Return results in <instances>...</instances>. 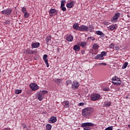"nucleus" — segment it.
<instances>
[{"label":"nucleus","mask_w":130,"mask_h":130,"mask_svg":"<svg viewBox=\"0 0 130 130\" xmlns=\"http://www.w3.org/2000/svg\"><path fill=\"white\" fill-rule=\"evenodd\" d=\"M88 39H91V40H92V41L95 40V39H94V38H93V37H88Z\"/></svg>","instance_id":"obj_48"},{"label":"nucleus","mask_w":130,"mask_h":130,"mask_svg":"<svg viewBox=\"0 0 130 130\" xmlns=\"http://www.w3.org/2000/svg\"><path fill=\"white\" fill-rule=\"evenodd\" d=\"M94 112V109L92 108H86L82 109V115L85 118H90L92 116V113Z\"/></svg>","instance_id":"obj_1"},{"label":"nucleus","mask_w":130,"mask_h":130,"mask_svg":"<svg viewBox=\"0 0 130 130\" xmlns=\"http://www.w3.org/2000/svg\"><path fill=\"white\" fill-rule=\"evenodd\" d=\"M29 87L30 89H32V91H36L39 89V86L36 83H31L29 85Z\"/></svg>","instance_id":"obj_5"},{"label":"nucleus","mask_w":130,"mask_h":130,"mask_svg":"<svg viewBox=\"0 0 130 130\" xmlns=\"http://www.w3.org/2000/svg\"><path fill=\"white\" fill-rule=\"evenodd\" d=\"M67 7L69 9H72V8H73V7H74V2H71L69 3H68L67 4Z\"/></svg>","instance_id":"obj_15"},{"label":"nucleus","mask_w":130,"mask_h":130,"mask_svg":"<svg viewBox=\"0 0 130 130\" xmlns=\"http://www.w3.org/2000/svg\"><path fill=\"white\" fill-rule=\"evenodd\" d=\"M56 120H57L56 117L52 116L49 119L48 123H54V122H56Z\"/></svg>","instance_id":"obj_9"},{"label":"nucleus","mask_w":130,"mask_h":130,"mask_svg":"<svg viewBox=\"0 0 130 130\" xmlns=\"http://www.w3.org/2000/svg\"><path fill=\"white\" fill-rule=\"evenodd\" d=\"M66 84L68 85H71V84H72V81L71 80H67V82H66Z\"/></svg>","instance_id":"obj_35"},{"label":"nucleus","mask_w":130,"mask_h":130,"mask_svg":"<svg viewBox=\"0 0 130 130\" xmlns=\"http://www.w3.org/2000/svg\"><path fill=\"white\" fill-rule=\"evenodd\" d=\"M31 46H32V48H38V47H39V46H40V43H33L31 45Z\"/></svg>","instance_id":"obj_14"},{"label":"nucleus","mask_w":130,"mask_h":130,"mask_svg":"<svg viewBox=\"0 0 130 130\" xmlns=\"http://www.w3.org/2000/svg\"><path fill=\"white\" fill-rule=\"evenodd\" d=\"M66 40L68 42H72L74 40V37H73L72 35H68L66 37Z\"/></svg>","instance_id":"obj_13"},{"label":"nucleus","mask_w":130,"mask_h":130,"mask_svg":"<svg viewBox=\"0 0 130 130\" xmlns=\"http://www.w3.org/2000/svg\"><path fill=\"white\" fill-rule=\"evenodd\" d=\"M66 3V1H62L61 2V6L60 7H64V3Z\"/></svg>","instance_id":"obj_34"},{"label":"nucleus","mask_w":130,"mask_h":130,"mask_svg":"<svg viewBox=\"0 0 130 130\" xmlns=\"http://www.w3.org/2000/svg\"><path fill=\"white\" fill-rule=\"evenodd\" d=\"M104 25H105L106 26H108V25H109V22H107V21H105L104 22Z\"/></svg>","instance_id":"obj_43"},{"label":"nucleus","mask_w":130,"mask_h":130,"mask_svg":"<svg viewBox=\"0 0 130 130\" xmlns=\"http://www.w3.org/2000/svg\"><path fill=\"white\" fill-rule=\"evenodd\" d=\"M110 30H115L116 29V27H115V25H111L110 26Z\"/></svg>","instance_id":"obj_30"},{"label":"nucleus","mask_w":130,"mask_h":130,"mask_svg":"<svg viewBox=\"0 0 130 130\" xmlns=\"http://www.w3.org/2000/svg\"><path fill=\"white\" fill-rule=\"evenodd\" d=\"M127 17H129V15H127Z\"/></svg>","instance_id":"obj_51"},{"label":"nucleus","mask_w":130,"mask_h":130,"mask_svg":"<svg viewBox=\"0 0 130 130\" xmlns=\"http://www.w3.org/2000/svg\"><path fill=\"white\" fill-rule=\"evenodd\" d=\"M101 98V95L99 94H93L91 95V100L92 101H96L99 100Z\"/></svg>","instance_id":"obj_3"},{"label":"nucleus","mask_w":130,"mask_h":130,"mask_svg":"<svg viewBox=\"0 0 130 130\" xmlns=\"http://www.w3.org/2000/svg\"><path fill=\"white\" fill-rule=\"evenodd\" d=\"M29 13L25 12L24 14V18H28V17H29Z\"/></svg>","instance_id":"obj_33"},{"label":"nucleus","mask_w":130,"mask_h":130,"mask_svg":"<svg viewBox=\"0 0 130 130\" xmlns=\"http://www.w3.org/2000/svg\"><path fill=\"white\" fill-rule=\"evenodd\" d=\"M127 64H128V63H127V62H125L122 67V69L123 70H124V69H126V67H127Z\"/></svg>","instance_id":"obj_24"},{"label":"nucleus","mask_w":130,"mask_h":130,"mask_svg":"<svg viewBox=\"0 0 130 130\" xmlns=\"http://www.w3.org/2000/svg\"><path fill=\"white\" fill-rule=\"evenodd\" d=\"M89 126H94V124L91 122H85L81 124L82 127H89Z\"/></svg>","instance_id":"obj_6"},{"label":"nucleus","mask_w":130,"mask_h":130,"mask_svg":"<svg viewBox=\"0 0 130 130\" xmlns=\"http://www.w3.org/2000/svg\"><path fill=\"white\" fill-rule=\"evenodd\" d=\"M92 48L96 50V49H98V48H99V45H98V44H94L92 45Z\"/></svg>","instance_id":"obj_23"},{"label":"nucleus","mask_w":130,"mask_h":130,"mask_svg":"<svg viewBox=\"0 0 130 130\" xmlns=\"http://www.w3.org/2000/svg\"><path fill=\"white\" fill-rule=\"evenodd\" d=\"M113 81L120 82V79L118 78L117 77H115L113 78Z\"/></svg>","instance_id":"obj_27"},{"label":"nucleus","mask_w":130,"mask_h":130,"mask_svg":"<svg viewBox=\"0 0 130 130\" xmlns=\"http://www.w3.org/2000/svg\"><path fill=\"white\" fill-rule=\"evenodd\" d=\"M46 127L47 130H50L51 129V125L50 124H47L46 125Z\"/></svg>","instance_id":"obj_28"},{"label":"nucleus","mask_w":130,"mask_h":130,"mask_svg":"<svg viewBox=\"0 0 130 130\" xmlns=\"http://www.w3.org/2000/svg\"><path fill=\"white\" fill-rule=\"evenodd\" d=\"M21 11H22V13H23L24 14L25 13H27V9H26V8H25V7H22L21 9Z\"/></svg>","instance_id":"obj_31"},{"label":"nucleus","mask_w":130,"mask_h":130,"mask_svg":"<svg viewBox=\"0 0 130 130\" xmlns=\"http://www.w3.org/2000/svg\"><path fill=\"white\" fill-rule=\"evenodd\" d=\"M80 26H79V24L76 23L73 25V28L75 30H79V28Z\"/></svg>","instance_id":"obj_21"},{"label":"nucleus","mask_w":130,"mask_h":130,"mask_svg":"<svg viewBox=\"0 0 130 130\" xmlns=\"http://www.w3.org/2000/svg\"><path fill=\"white\" fill-rule=\"evenodd\" d=\"M46 64L47 66V68H49V64H48V62H47V63H46Z\"/></svg>","instance_id":"obj_49"},{"label":"nucleus","mask_w":130,"mask_h":130,"mask_svg":"<svg viewBox=\"0 0 130 130\" xmlns=\"http://www.w3.org/2000/svg\"><path fill=\"white\" fill-rule=\"evenodd\" d=\"M49 14H57V10L55 9H51L49 11Z\"/></svg>","instance_id":"obj_17"},{"label":"nucleus","mask_w":130,"mask_h":130,"mask_svg":"<svg viewBox=\"0 0 130 130\" xmlns=\"http://www.w3.org/2000/svg\"><path fill=\"white\" fill-rule=\"evenodd\" d=\"M113 84H114V85H117V86L120 85V84H121V82L120 81H113Z\"/></svg>","instance_id":"obj_26"},{"label":"nucleus","mask_w":130,"mask_h":130,"mask_svg":"<svg viewBox=\"0 0 130 130\" xmlns=\"http://www.w3.org/2000/svg\"><path fill=\"white\" fill-rule=\"evenodd\" d=\"M45 63H46L47 62H48V59L47 58V59H43Z\"/></svg>","instance_id":"obj_47"},{"label":"nucleus","mask_w":130,"mask_h":130,"mask_svg":"<svg viewBox=\"0 0 130 130\" xmlns=\"http://www.w3.org/2000/svg\"><path fill=\"white\" fill-rule=\"evenodd\" d=\"M85 104H84L83 103H80L78 104L79 106H83Z\"/></svg>","instance_id":"obj_45"},{"label":"nucleus","mask_w":130,"mask_h":130,"mask_svg":"<svg viewBox=\"0 0 130 130\" xmlns=\"http://www.w3.org/2000/svg\"><path fill=\"white\" fill-rule=\"evenodd\" d=\"M83 129L84 130H90V129H91V127H84Z\"/></svg>","instance_id":"obj_41"},{"label":"nucleus","mask_w":130,"mask_h":130,"mask_svg":"<svg viewBox=\"0 0 130 130\" xmlns=\"http://www.w3.org/2000/svg\"><path fill=\"white\" fill-rule=\"evenodd\" d=\"M77 45L81 46L83 48H85L87 45V43L86 42H81L77 43Z\"/></svg>","instance_id":"obj_11"},{"label":"nucleus","mask_w":130,"mask_h":130,"mask_svg":"<svg viewBox=\"0 0 130 130\" xmlns=\"http://www.w3.org/2000/svg\"><path fill=\"white\" fill-rule=\"evenodd\" d=\"M11 13H12V9H7L2 11L3 15H7V16L11 15Z\"/></svg>","instance_id":"obj_7"},{"label":"nucleus","mask_w":130,"mask_h":130,"mask_svg":"<svg viewBox=\"0 0 130 130\" xmlns=\"http://www.w3.org/2000/svg\"><path fill=\"white\" fill-rule=\"evenodd\" d=\"M114 47V44H111L109 45V48H113Z\"/></svg>","instance_id":"obj_40"},{"label":"nucleus","mask_w":130,"mask_h":130,"mask_svg":"<svg viewBox=\"0 0 130 130\" xmlns=\"http://www.w3.org/2000/svg\"><path fill=\"white\" fill-rule=\"evenodd\" d=\"M47 57H48L47 55V54H45V55H43V59H47Z\"/></svg>","instance_id":"obj_44"},{"label":"nucleus","mask_w":130,"mask_h":130,"mask_svg":"<svg viewBox=\"0 0 130 130\" xmlns=\"http://www.w3.org/2000/svg\"><path fill=\"white\" fill-rule=\"evenodd\" d=\"M107 64L106 63H99L97 64V66H106Z\"/></svg>","instance_id":"obj_38"},{"label":"nucleus","mask_w":130,"mask_h":130,"mask_svg":"<svg viewBox=\"0 0 130 130\" xmlns=\"http://www.w3.org/2000/svg\"><path fill=\"white\" fill-rule=\"evenodd\" d=\"M62 105L65 107L66 108H69L70 107V102L68 101H64Z\"/></svg>","instance_id":"obj_12"},{"label":"nucleus","mask_w":130,"mask_h":130,"mask_svg":"<svg viewBox=\"0 0 130 130\" xmlns=\"http://www.w3.org/2000/svg\"><path fill=\"white\" fill-rule=\"evenodd\" d=\"M3 130H11L10 128H5Z\"/></svg>","instance_id":"obj_50"},{"label":"nucleus","mask_w":130,"mask_h":130,"mask_svg":"<svg viewBox=\"0 0 130 130\" xmlns=\"http://www.w3.org/2000/svg\"><path fill=\"white\" fill-rule=\"evenodd\" d=\"M25 52L28 54H33V53H35V51H33L32 50L27 49L25 50Z\"/></svg>","instance_id":"obj_18"},{"label":"nucleus","mask_w":130,"mask_h":130,"mask_svg":"<svg viewBox=\"0 0 130 130\" xmlns=\"http://www.w3.org/2000/svg\"><path fill=\"white\" fill-rule=\"evenodd\" d=\"M95 59H104V57L101 54H98L95 56Z\"/></svg>","instance_id":"obj_20"},{"label":"nucleus","mask_w":130,"mask_h":130,"mask_svg":"<svg viewBox=\"0 0 130 130\" xmlns=\"http://www.w3.org/2000/svg\"><path fill=\"white\" fill-rule=\"evenodd\" d=\"M55 82L57 84H59L61 82V79H56V80H55Z\"/></svg>","instance_id":"obj_32"},{"label":"nucleus","mask_w":130,"mask_h":130,"mask_svg":"<svg viewBox=\"0 0 130 130\" xmlns=\"http://www.w3.org/2000/svg\"><path fill=\"white\" fill-rule=\"evenodd\" d=\"M115 49L116 50H118V49H119V47L118 46H116V47H115Z\"/></svg>","instance_id":"obj_46"},{"label":"nucleus","mask_w":130,"mask_h":130,"mask_svg":"<svg viewBox=\"0 0 130 130\" xmlns=\"http://www.w3.org/2000/svg\"><path fill=\"white\" fill-rule=\"evenodd\" d=\"M104 106L105 107H109L111 106V102H105L104 103Z\"/></svg>","instance_id":"obj_19"},{"label":"nucleus","mask_w":130,"mask_h":130,"mask_svg":"<svg viewBox=\"0 0 130 130\" xmlns=\"http://www.w3.org/2000/svg\"><path fill=\"white\" fill-rule=\"evenodd\" d=\"M47 93H48V91L46 90H40L39 92H38L36 95L38 100H39V101H42L43 98H44V95L47 94Z\"/></svg>","instance_id":"obj_2"},{"label":"nucleus","mask_w":130,"mask_h":130,"mask_svg":"<svg viewBox=\"0 0 130 130\" xmlns=\"http://www.w3.org/2000/svg\"><path fill=\"white\" fill-rule=\"evenodd\" d=\"M79 31H88V26L86 25H80L79 27Z\"/></svg>","instance_id":"obj_10"},{"label":"nucleus","mask_w":130,"mask_h":130,"mask_svg":"<svg viewBox=\"0 0 130 130\" xmlns=\"http://www.w3.org/2000/svg\"><path fill=\"white\" fill-rule=\"evenodd\" d=\"M119 13H116L114 16L113 17L112 19L111 20V22H112V23H116L118 18H119Z\"/></svg>","instance_id":"obj_4"},{"label":"nucleus","mask_w":130,"mask_h":130,"mask_svg":"<svg viewBox=\"0 0 130 130\" xmlns=\"http://www.w3.org/2000/svg\"><path fill=\"white\" fill-rule=\"evenodd\" d=\"M79 86H80L79 82L77 81H74L72 85V89H73V90H76V89H78V88H79Z\"/></svg>","instance_id":"obj_8"},{"label":"nucleus","mask_w":130,"mask_h":130,"mask_svg":"<svg viewBox=\"0 0 130 130\" xmlns=\"http://www.w3.org/2000/svg\"><path fill=\"white\" fill-rule=\"evenodd\" d=\"M50 39H51V37H47L46 39V41H47V43H48V42H49V41L50 40Z\"/></svg>","instance_id":"obj_37"},{"label":"nucleus","mask_w":130,"mask_h":130,"mask_svg":"<svg viewBox=\"0 0 130 130\" xmlns=\"http://www.w3.org/2000/svg\"><path fill=\"white\" fill-rule=\"evenodd\" d=\"M60 8L62 11H67V8H66L64 6H62V7L61 6Z\"/></svg>","instance_id":"obj_39"},{"label":"nucleus","mask_w":130,"mask_h":130,"mask_svg":"<svg viewBox=\"0 0 130 130\" xmlns=\"http://www.w3.org/2000/svg\"><path fill=\"white\" fill-rule=\"evenodd\" d=\"M103 91H105V92H107L108 91H109V88H103Z\"/></svg>","instance_id":"obj_42"},{"label":"nucleus","mask_w":130,"mask_h":130,"mask_svg":"<svg viewBox=\"0 0 130 130\" xmlns=\"http://www.w3.org/2000/svg\"><path fill=\"white\" fill-rule=\"evenodd\" d=\"M94 30V27L93 25H89V27H88L87 31H89V32H92Z\"/></svg>","instance_id":"obj_22"},{"label":"nucleus","mask_w":130,"mask_h":130,"mask_svg":"<svg viewBox=\"0 0 130 130\" xmlns=\"http://www.w3.org/2000/svg\"><path fill=\"white\" fill-rule=\"evenodd\" d=\"M107 53H106L105 51H103L101 52V55H102V56H105L106 55Z\"/></svg>","instance_id":"obj_36"},{"label":"nucleus","mask_w":130,"mask_h":130,"mask_svg":"<svg viewBox=\"0 0 130 130\" xmlns=\"http://www.w3.org/2000/svg\"><path fill=\"white\" fill-rule=\"evenodd\" d=\"M15 94H21L22 93V90L21 89H16L15 92Z\"/></svg>","instance_id":"obj_29"},{"label":"nucleus","mask_w":130,"mask_h":130,"mask_svg":"<svg viewBox=\"0 0 130 130\" xmlns=\"http://www.w3.org/2000/svg\"><path fill=\"white\" fill-rule=\"evenodd\" d=\"M96 34H97V35H100V36H102L104 35L103 32L100 30L96 31Z\"/></svg>","instance_id":"obj_25"},{"label":"nucleus","mask_w":130,"mask_h":130,"mask_svg":"<svg viewBox=\"0 0 130 130\" xmlns=\"http://www.w3.org/2000/svg\"><path fill=\"white\" fill-rule=\"evenodd\" d=\"M73 49L75 51H80L81 48H80V46H78V45H75L74 46Z\"/></svg>","instance_id":"obj_16"}]
</instances>
